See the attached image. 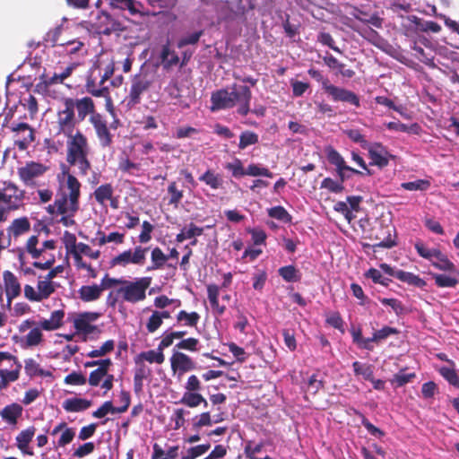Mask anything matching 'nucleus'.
Here are the masks:
<instances>
[{
	"instance_id": "obj_1",
	"label": "nucleus",
	"mask_w": 459,
	"mask_h": 459,
	"mask_svg": "<svg viewBox=\"0 0 459 459\" xmlns=\"http://www.w3.org/2000/svg\"><path fill=\"white\" fill-rule=\"evenodd\" d=\"M58 191L54 204H49L48 212L56 217L65 227L74 225V215L79 211L82 185L70 171L66 165L61 166V172L57 175Z\"/></svg>"
},
{
	"instance_id": "obj_2",
	"label": "nucleus",
	"mask_w": 459,
	"mask_h": 459,
	"mask_svg": "<svg viewBox=\"0 0 459 459\" xmlns=\"http://www.w3.org/2000/svg\"><path fill=\"white\" fill-rule=\"evenodd\" d=\"M90 148L87 138L80 132L67 136L66 161L78 169V174L86 176L91 166L88 159Z\"/></svg>"
},
{
	"instance_id": "obj_3",
	"label": "nucleus",
	"mask_w": 459,
	"mask_h": 459,
	"mask_svg": "<svg viewBox=\"0 0 459 459\" xmlns=\"http://www.w3.org/2000/svg\"><path fill=\"white\" fill-rule=\"evenodd\" d=\"M25 252L35 261L33 265L39 269H48L55 263L53 251L56 249V242L52 239L40 242L38 236H31L25 244Z\"/></svg>"
},
{
	"instance_id": "obj_4",
	"label": "nucleus",
	"mask_w": 459,
	"mask_h": 459,
	"mask_svg": "<svg viewBox=\"0 0 459 459\" xmlns=\"http://www.w3.org/2000/svg\"><path fill=\"white\" fill-rule=\"evenodd\" d=\"M151 283V277H138L134 280L124 279L120 288L117 289L116 294L127 303L143 302L146 299V291Z\"/></svg>"
},
{
	"instance_id": "obj_5",
	"label": "nucleus",
	"mask_w": 459,
	"mask_h": 459,
	"mask_svg": "<svg viewBox=\"0 0 459 459\" xmlns=\"http://www.w3.org/2000/svg\"><path fill=\"white\" fill-rule=\"evenodd\" d=\"M100 316L98 312H81L73 316V326L82 341L87 342L100 333V331L95 325Z\"/></svg>"
},
{
	"instance_id": "obj_6",
	"label": "nucleus",
	"mask_w": 459,
	"mask_h": 459,
	"mask_svg": "<svg viewBox=\"0 0 459 459\" xmlns=\"http://www.w3.org/2000/svg\"><path fill=\"white\" fill-rule=\"evenodd\" d=\"M27 330H29V332L26 334L14 337L15 342L20 348L30 350L41 346L44 343L43 330L35 321L27 319L21 323L19 332L25 333Z\"/></svg>"
},
{
	"instance_id": "obj_7",
	"label": "nucleus",
	"mask_w": 459,
	"mask_h": 459,
	"mask_svg": "<svg viewBox=\"0 0 459 459\" xmlns=\"http://www.w3.org/2000/svg\"><path fill=\"white\" fill-rule=\"evenodd\" d=\"M60 287V284L54 281H48L39 276L36 287L26 284L23 287V295L30 302H42L50 298Z\"/></svg>"
},
{
	"instance_id": "obj_8",
	"label": "nucleus",
	"mask_w": 459,
	"mask_h": 459,
	"mask_svg": "<svg viewBox=\"0 0 459 459\" xmlns=\"http://www.w3.org/2000/svg\"><path fill=\"white\" fill-rule=\"evenodd\" d=\"M104 367L97 368L92 370L88 378V383L91 387H100L103 390V394H106L114 386L115 377L109 373V368L112 366L110 359H105Z\"/></svg>"
},
{
	"instance_id": "obj_9",
	"label": "nucleus",
	"mask_w": 459,
	"mask_h": 459,
	"mask_svg": "<svg viewBox=\"0 0 459 459\" xmlns=\"http://www.w3.org/2000/svg\"><path fill=\"white\" fill-rule=\"evenodd\" d=\"M147 252V247L137 246L134 249L125 250L114 256L110 261V264L122 268H126L128 265L143 266L146 260Z\"/></svg>"
},
{
	"instance_id": "obj_10",
	"label": "nucleus",
	"mask_w": 459,
	"mask_h": 459,
	"mask_svg": "<svg viewBox=\"0 0 459 459\" xmlns=\"http://www.w3.org/2000/svg\"><path fill=\"white\" fill-rule=\"evenodd\" d=\"M156 77L155 72L150 70H142L139 74L134 75L129 92L130 102L139 103L142 94L152 86Z\"/></svg>"
},
{
	"instance_id": "obj_11",
	"label": "nucleus",
	"mask_w": 459,
	"mask_h": 459,
	"mask_svg": "<svg viewBox=\"0 0 459 459\" xmlns=\"http://www.w3.org/2000/svg\"><path fill=\"white\" fill-rule=\"evenodd\" d=\"M48 168L40 162L29 161L18 168L17 174L21 181L27 186H38V181L48 171Z\"/></svg>"
},
{
	"instance_id": "obj_12",
	"label": "nucleus",
	"mask_w": 459,
	"mask_h": 459,
	"mask_svg": "<svg viewBox=\"0 0 459 459\" xmlns=\"http://www.w3.org/2000/svg\"><path fill=\"white\" fill-rule=\"evenodd\" d=\"M0 290H2V295L5 294L6 306L10 307L13 300L21 295L23 289L18 276L13 272L6 270L2 274Z\"/></svg>"
},
{
	"instance_id": "obj_13",
	"label": "nucleus",
	"mask_w": 459,
	"mask_h": 459,
	"mask_svg": "<svg viewBox=\"0 0 459 459\" xmlns=\"http://www.w3.org/2000/svg\"><path fill=\"white\" fill-rule=\"evenodd\" d=\"M57 125L59 132L69 136L74 134L75 126L74 105L73 99H66L63 103V108L57 112Z\"/></svg>"
},
{
	"instance_id": "obj_14",
	"label": "nucleus",
	"mask_w": 459,
	"mask_h": 459,
	"mask_svg": "<svg viewBox=\"0 0 459 459\" xmlns=\"http://www.w3.org/2000/svg\"><path fill=\"white\" fill-rule=\"evenodd\" d=\"M322 88L333 101L346 102L355 107H359V98L351 91L335 86L328 80L322 82Z\"/></svg>"
},
{
	"instance_id": "obj_15",
	"label": "nucleus",
	"mask_w": 459,
	"mask_h": 459,
	"mask_svg": "<svg viewBox=\"0 0 459 459\" xmlns=\"http://www.w3.org/2000/svg\"><path fill=\"white\" fill-rule=\"evenodd\" d=\"M23 191L14 184H5L0 188V205L3 209H17L22 203Z\"/></svg>"
},
{
	"instance_id": "obj_16",
	"label": "nucleus",
	"mask_w": 459,
	"mask_h": 459,
	"mask_svg": "<svg viewBox=\"0 0 459 459\" xmlns=\"http://www.w3.org/2000/svg\"><path fill=\"white\" fill-rule=\"evenodd\" d=\"M233 107L238 106V112L247 115L249 112L251 91L247 86L233 84L230 89Z\"/></svg>"
},
{
	"instance_id": "obj_17",
	"label": "nucleus",
	"mask_w": 459,
	"mask_h": 459,
	"mask_svg": "<svg viewBox=\"0 0 459 459\" xmlns=\"http://www.w3.org/2000/svg\"><path fill=\"white\" fill-rule=\"evenodd\" d=\"M171 371L180 379L184 374L195 368V361L186 353L174 351L170 359Z\"/></svg>"
},
{
	"instance_id": "obj_18",
	"label": "nucleus",
	"mask_w": 459,
	"mask_h": 459,
	"mask_svg": "<svg viewBox=\"0 0 459 459\" xmlns=\"http://www.w3.org/2000/svg\"><path fill=\"white\" fill-rule=\"evenodd\" d=\"M12 130L15 133L14 144L21 150H26L34 141L32 128L25 123L13 124Z\"/></svg>"
},
{
	"instance_id": "obj_19",
	"label": "nucleus",
	"mask_w": 459,
	"mask_h": 459,
	"mask_svg": "<svg viewBox=\"0 0 459 459\" xmlns=\"http://www.w3.org/2000/svg\"><path fill=\"white\" fill-rule=\"evenodd\" d=\"M90 122L92 124L96 131L101 146H108L111 143V134L102 116L100 114H92L90 117Z\"/></svg>"
},
{
	"instance_id": "obj_20",
	"label": "nucleus",
	"mask_w": 459,
	"mask_h": 459,
	"mask_svg": "<svg viewBox=\"0 0 459 459\" xmlns=\"http://www.w3.org/2000/svg\"><path fill=\"white\" fill-rule=\"evenodd\" d=\"M364 149L368 150L370 164L380 168L385 167L389 162V153L380 143H368Z\"/></svg>"
},
{
	"instance_id": "obj_21",
	"label": "nucleus",
	"mask_w": 459,
	"mask_h": 459,
	"mask_svg": "<svg viewBox=\"0 0 459 459\" xmlns=\"http://www.w3.org/2000/svg\"><path fill=\"white\" fill-rule=\"evenodd\" d=\"M35 433L36 428L34 426H30L29 428L20 431L16 436L15 445L23 455H33L34 453L32 448L30 446V443L33 439Z\"/></svg>"
},
{
	"instance_id": "obj_22",
	"label": "nucleus",
	"mask_w": 459,
	"mask_h": 459,
	"mask_svg": "<svg viewBox=\"0 0 459 459\" xmlns=\"http://www.w3.org/2000/svg\"><path fill=\"white\" fill-rule=\"evenodd\" d=\"M145 310L151 311V315L145 322V328L148 333L157 332L162 325L163 320L171 317V312L169 310H154L150 308H146Z\"/></svg>"
},
{
	"instance_id": "obj_23",
	"label": "nucleus",
	"mask_w": 459,
	"mask_h": 459,
	"mask_svg": "<svg viewBox=\"0 0 459 459\" xmlns=\"http://www.w3.org/2000/svg\"><path fill=\"white\" fill-rule=\"evenodd\" d=\"M22 406L17 403H10L0 411V417L8 426L15 428L22 415Z\"/></svg>"
},
{
	"instance_id": "obj_24",
	"label": "nucleus",
	"mask_w": 459,
	"mask_h": 459,
	"mask_svg": "<svg viewBox=\"0 0 459 459\" xmlns=\"http://www.w3.org/2000/svg\"><path fill=\"white\" fill-rule=\"evenodd\" d=\"M211 101L212 111L233 108V102L229 89H221L212 92Z\"/></svg>"
},
{
	"instance_id": "obj_25",
	"label": "nucleus",
	"mask_w": 459,
	"mask_h": 459,
	"mask_svg": "<svg viewBox=\"0 0 459 459\" xmlns=\"http://www.w3.org/2000/svg\"><path fill=\"white\" fill-rule=\"evenodd\" d=\"M65 311L63 309L54 310L48 318H42L37 324L43 331L52 332L61 328L64 325Z\"/></svg>"
},
{
	"instance_id": "obj_26",
	"label": "nucleus",
	"mask_w": 459,
	"mask_h": 459,
	"mask_svg": "<svg viewBox=\"0 0 459 459\" xmlns=\"http://www.w3.org/2000/svg\"><path fill=\"white\" fill-rule=\"evenodd\" d=\"M96 68L102 72L100 84L103 85L114 74L115 61L110 56L102 55L97 62Z\"/></svg>"
},
{
	"instance_id": "obj_27",
	"label": "nucleus",
	"mask_w": 459,
	"mask_h": 459,
	"mask_svg": "<svg viewBox=\"0 0 459 459\" xmlns=\"http://www.w3.org/2000/svg\"><path fill=\"white\" fill-rule=\"evenodd\" d=\"M445 273H432L435 283L439 288H455L459 283V270H454Z\"/></svg>"
},
{
	"instance_id": "obj_28",
	"label": "nucleus",
	"mask_w": 459,
	"mask_h": 459,
	"mask_svg": "<svg viewBox=\"0 0 459 459\" xmlns=\"http://www.w3.org/2000/svg\"><path fill=\"white\" fill-rule=\"evenodd\" d=\"M179 455V446H166L161 447L155 443L152 446V459H177Z\"/></svg>"
},
{
	"instance_id": "obj_29",
	"label": "nucleus",
	"mask_w": 459,
	"mask_h": 459,
	"mask_svg": "<svg viewBox=\"0 0 459 459\" xmlns=\"http://www.w3.org/2000/svg\"><path fill=\"white\" fill-rule=\"evenodd\" d=\"M92 403L84 398L73 397L63 402V408L67 412H79L89 409Z\"/></svg>"
},
{
	"instance_id": "obj_30",
	"label": "nucleus",
	"mask_w": 459,
	"mask_h": 459,
	"mask_svg": "<svg viewBox=\"0 0 459 459\" xmlns=\"http://www.w3.org/2000/svg\"><path fill=\"white\" fill-rule=\"evenodd\" d=\"M73 105L77 110L78 117L83 120L88 115L96 114L93 100L89 97H84L76 100H73Z\"/></svg>"
},
{
	"instance_id": "obj_31",
	"label": "nucleus",
	"mask_w": 459,
	"mask_h": 459,
	"mask_svg": "<svg viewBox=\"0 0 459 459\" xmlns=\"http://www.w3.org/2000/svg\"><path fill=\"white\" fill-rule=\"evenodd\" d=\"M60 434V437L57 440V444L59 446H65L67 444L71 443L75 436V431L68 428L66 423L62 422L54 428L51 432V435L56 436Z\"/></svg>"
},
{
	"instance_id": "obj_32",
	"label": "nucleus",
	"mask_w": 459,
	"mask_h": 459,
	"mask_svg": "<svg viewBox=\"0 0 459 459\" xmlns=\"http://www.w3.org/2000/svg\"><path fill=\"white\" fill-rule=\"evenodd\" d=\"M24 370L27 376L30 377H52V372L50 370L43 369L39 363H38L34 359L28 358L24 359Z\"/></svg>"
},
{
	"instance_id": "obj_33",
	"label": "nucleus",
	"mask_w": 459,
	"mask_h": 459,
	"mask_svg": "<svg viewBox=\"0 0 459 459\" xmlns=\"http://www.w3.org/2000/svg\"><path fill=\"white\" fill-rule=\"evenodd\" d=\"M220 288L215 284L207 286V296L213 312L219 316L224 314L226 307L219 303Z\"/></svg>"
},
{
	"instance_id": "obj_34",
	"label": "nucleus",
	"mask_w": 459,
	"mask_h": 459,
	"mask_svg": "<svg viewBox=\"0 0 459 459\" xmlns=\"http://www.w3.org/2000/svg\"><path fill=\"white\" fill-rule=\"evenodd\" d=\"M79 298L84 302H91L99 299L102 294L99 285H84L78 290Z\"/></svg>"
},
{
	"instance_id": "obj_35",
	"label": "nucleus",
	"mask_w": 459,
	"mask_h": 459,
	"mask_svg": "<svg viewBox=\"0 0 459 459\" xmlns=\"http://www.w3.org/2000/svg\"><path fill=\"white\" fill-rule=\"evenodd\" d=\"M161 64L164 69L169 70L179 63L177 53L169 45H164L160 52Z\"/></svg>"
},
{
	"instance_id": "obj_36",
	"label": "nucleus",
	"mask_w": 459,
	"mask_h": 459,
	"mask_svg": "<svg viewBox=\"0 0 459 459\" xmlns=\"http://www.w3.org/2000/svg\"><path fill=\"white\" fill-rule=\"evenodd\" d=\"M125 240V234L117 231L110 232L108 235L101 231H98L95 241L99 246H104L107 243L122 244Z\"/></svg>"
},
{
	"instance_id": "obj_37",
	"label": "nucleus",
	"mask_w": 459,
	"mask_h": 459,
	"mask_svg": "<svg viewBox=\"0 0 459 459\" xmlns=\"http://www.w3.org/2000/svg\"><path fill=\"white\" fill-rule=\"evenodd\" d=\"M180 403L190 408H195L200 404L207 406V401L199 392H186L185 391Z\"/></svg>"
},
{
	"instance_id": "obj_38",
	"label": "nucleus",
	"mask_w": 459,
	"mask_h": 459,
	"mask_svg": "<svg viewBox=\"0 0 459 459\" xmlns=\"http://www.w3.org/2000/svg\"><path fill=\"white\" fill-rule=\"evenodd\" d=\"M141 360L148 361L149 363L162 364L165 360L164 353L159 347L156 350H150L141 352L136 359L138 363Z\"/></svg>"
},
{
	"instance_id": "obj_39",
	"label": "nucleus",
	"mask_w": 459,
	"mask_h": 459,
	"mask_svg": "<svg viewBox=\"0 0 459 459\" xmlns=\"http://www.w3.org/2000/svg\"><path fill=\"white\" fill-rule=\"evenodd\" d=\"M430 263L434 267L444 272L457 270L456 266L440 250Z\"/></svg>"
},
{
	"instance_id": "obj_40",
	"label": "nucleus",
	"mask_w": 459,
	"mask_h": 459,
	"mask_svg": "<svg viewBox=\"0 0 459 459\" xmlns=\"http://www.w3.org/2000/svg\"><path fill=\"white\" fill-rule=\"evenodd\" d=\"M430 263L434 267L444 272L457 270L456 266L440 250Z\"/></svg>"
},
{
	"instance_id": "obj_41",
	"label": "nucleus",
	"mask_w": 459,
	"mask_h": 459,
	"mask_svg": "<svg viewBox=\"0 0 459 459\" xmlns=\"http://www.w3.org/2000/svg\"><path fill=\"white\" fill-rule=\"evenodd\" d=\"M430 263L434 267L444 272L457 270L456 266L440 250Z\"/></svg>"
},
{
	"instance_id": "obj_42",
	"label": "nucleus",
	"mask_w": 459,
	"mask_h": 459,
	"mask_svg": "<svg viewBox=\"0 0 459 459\" xmlns=\"http://www.w3.org/2000/svg\"><path fill=\"white\" fill-rule=\"evenodd\" d=\"M199 180L209 186L213 190L219 189L223 184L221 176L211 169L206 170L199 178Z\"/></svg>"
},
{
	"instance_id": "obj_43",
	"label": "nucleus",
	"mask_w": 459,
	"mask_h": 459,
	"mask_svg": "<svg viewBox=\"0 0 459 459\" xmlns=\"http://www.w3.org/2000/svg\"><path fill=\"white\" fill-rule=\"evenodd\" d=\"M394 277H396L398 280L407 282L411 285L419 287V288H424L426 286V281L419 277L418 275L413 274L412 273L404 272L402 270L396 271Z\"/></svg>"
},
{
	"instance_id": "obj_44",
	"label": "nucleus",
	"mask_w": 459,
	"mask_h": 459,
	"mask_svg": "<svg viewBox=\"0 0 459 459\" xmlns=\"http://www.w3.org/2000/svg\"><path fill=\"white\" fill-rule=\"evenodd\" d=\"M91 74H93V71ZM86 89L89 93L95 97H106L108 93V87L105 84H100V82L97 83L95 79L92 78V74L87 79Z\"/></svg>"
},
{
	"instance_id": "obj_45",
	"label": "nucleus",
	"mask_w": 459,
	"mask_h": 459,
	"mask_svg": "<svg viewBox=\"0 0 459 459\" xmlns=\"http://www.w3.org/2000/svg\"><path fill=\"white\" fill-rule=\"evenodd\" d=\"M154 310H167L166 308L173 307L178 308L181 306V301L178 299H169L166 295L157 296L153 300Z\"/></svg>"
},
{
	"instance_id": "obj_46",
	"label": "nucleus",
	"mask_w": 459,
	"mask_h": 459,
	"mask_svg": "<svg viewBox=\"0 0 459 459\" xmlns=\"http://www.w3.org/2000/svg\"><path fill=\"white\" fill-rule=\"evenodd\" d=\"M203 228L197 227L194 223H190L189 225L184 227L180 233L177 235V241L183 242L186 239H189L197 236H201L203 234Z\"/></svg>"
},
{
	"instance_id": "obj_47",
	"label": "nucleus",
	"mask_w": 459,
	"mask_h": 459,
	"mask_svg": "<svg viewBox=\"0 0 459 459\" xmlns=\"http://www.w3.org/2000/svg\"><path fill=\"white\" fill-rule=\"evenodd\" d=\"M115 349V342L113 340L106 341L101 346L96 347L87 353H85V357L88 358H100L104 357L107 354L112 352Z\"/></svg>"
},
{
	"instance_id": "obj_48",
	"label": "nucleus",
	"mask_w": 459,
	"mask_h": 459,
	"mask_svg": "<svg viewBox=\"0 0 459 459\" xmlns=\"http://www.w3.org/2000/svg\"><path fill=\"white\" fill-rule=\"evenodd\" d=\"M327 159L329 160V162L333 165H334L336 167V169H347V170L351 171V172H353V173H356V174H360L361 172L355 169H352L349 166H347L345 164V161L343 160V158L341 156V154L336 152L335 150L333 149H330L327 152Z\"/></svg>"
},
{
	"instance_id": "obj_49",
	"label": "nucleus",
	"mask_w": 459,
	"mask_h": 459,
	"mask_svg": "<svg viewBox=\"0 0 459 459\" xmlns=\"http://www.w3.org/2000/svg\"><path fill=\"white\" fill-rule=\"evenodd\" d=\"M30 224L27 218L14 220L9 227V234L18 237L29 231Z\"/></svg>"
},
{
	"instance_id": "obj_50",
	"label": "nucleus",
	"mask_w": 459,
	"mask_h": 459,
	"mask_svg": "<svg viewBox=\"0 0 459 459\" xmlns=\"http://www.w3.org/2000/svg\"><path fill=\"white\" fill-rule=\"evenodd\" d=\"M169 256L166 255L160 247L152 249L151 254L152 265L147 268L148 271L160 269L168 261Z\"/></svg>"
},
{
	"instance_id": "obj_51",
	"label": "nucleus",
	"mask_w": 459,
	"mask_h": 459,
	"mask_svg": "<svg viewBox=\"0 0 459 459\" xmlns=\"http://www.w3.org/2000/svg\"><path fill=\"white\" fill-rule=\"evenodd\" d=\"M112 196L113 188L109 184L101 185L94 191L96 201L102 205H105L108 201L111 200Z\"/></svg>"
},
{
	"instance_id": "obj_52",
	"label": "nucleus",
	"mask_w": 459,
	"mask_h": 459,
	"mask_svg": "<svg viewBox=\"0 0 459 459\" xmlns=\"http://www.w3.org/2000/svg\"><path fill=\"white\" fill-rule=\"evenodd\" d=\"M200 320V315L196 312L181 310L177 315V321L186 326H195Z\"/></svg>"
},
{
	"instance_id": "obj_53",
	"label": "nucleus",
	"mask_w": 459,
	"mask_h": 459,
	"mask_svg": "<svg viewBox=\"0 0 459 459\" xmlns=\"http://www.w3.org/2000/svg\"><path fill=\"white\" fill-rule=\"evenodd\" d=\"M439 373L450 385L459 389V376L454 367H442Z\"/></svg>"
},
{
	"instance_id": "obj_54",
	"label": "nucleus",
	"mask_w": 459,
	"mask_h": 459,
	"mask_svg": "<svg viewBox=\"0 0 459 459\" xmlns=\"http://www.w3.org/2000/svg\"><path fill=\"white\" fill-rule=\"evenodd\" d=\"M267 213L271 218L276 219L282 222H290L291 215L282 206H274L267 210Z\"/></svg>"
},
{
	"instance_id": "obj_55",
	"label": "nucleus",
	"mask_w": 459,
	"mask_h": 459,
	"mask_svg": "<svg viewBox=\"0 0 459 459\" xmlns=\"http://www.w3.org/2000/svg\"><path fill=\"white\" fill-rule=\"evenodd\" d=\"M74 254H78L79 256H86L92 260H97L100 256V251L93 250L89 245L79 242L78 247Z\"/></svg>"
},
{
	"instance_id": "obj_56",
	"label": "nucleus",
	"mask_w": 459,
	"mask_h": 459,
	"mask_svg": "<svg viewBox=\"0 0 459 459\" xmlns=\"http://www.w3.org/2000/svg\"><path fill=\"white\" fill-rule=\"evenodd\" d=\"M386 127L390 130L398 131V132H406L409 134H419L420 126L417 124H412L411 126H407L405 124L400 122H389L386 124Z\"/></svg>"
},
{
	"instance_id": "obj_57",
	"label": "nucleus",
	"mask_w": 459,
	"mask_h": 459,
	"mask_svg": "<svg viewBox=\"0 0 459 459\" xmlns=\"http://www.w3.org/2000/svg\"><path fill=\"white\" fill-rule=\"evenodd\" d=\"M61 240L65 246L67 255H72L74 253L78 247V242L76 240V237L74 233L69 231H65Z\"/></svg>"
},
{
	"instance_id": "obj_58",
	"label": "nucleus",
	"mask_w": 459,
	"mask_h": 459,
	"mask_svg": "<svg viewBox=\"0 0 459 459\" xmlns=\"http://www.w3.org/2000/svg\"><path fill=\"white\" fill-rule=\"evenodd\" d=\"M124 278H113L110 277L108 273L104 275V277L100 281V284L99 285L101 292L106 290L116 288H120Z\"/></svg>"
},
{
	"instance_id": "obj_59",
	"label": "nucleus",
	"mask_w": 459,
	"mask_h": 459,
	"mask_svg": "<svg viewBox=\"0 0 459 459\" xmlns=\"http://www.w3.org/2000/svg\"><path fill=\"white\" fill-rule=\"evenodd\" d=\"M279 274L288 282H294L299 280V271L292 265L281 267Z\"/></svg>"
},
{
	"instance_id": "obj_60",
	"label": "nucleus",
	"mask_w": 459,
	"mask_h": 459,
	"mask_svg": "<svg viewBox=\"0 0 459 459\" xmlns=\"http://www.w3.org/2000/svg\"><path fill=\"white\" fill-rule=\"evenodd\" d=\"M246 176L273 178V173L268 169L253 163L246 169Z\"/></svg>"
},
{
	"instance_id": "obj_61",
	"label": "nucleus",
	"mask_w": 459,
	"mask_h": 459,
	"mask_svg": "<svg viewBox=\"0 0 459 459\" xmlns=\"http://www.w3.org/2000/svg\"><path fill=\"white\" fill-rule=\"evenodd\" d=\"M414 247H415V249L417 250L418 254L421 257L429 260V262L434 259L435 255H437V253L439 250L437 248H429L423 242H420V241L416 242Z\"/></svg>"
},
{
	"instance_id": "obj_62",
	"label": "nucleus",
	"mask_w": 459,
	"mask_h": 459,
	"mask_svg": "<svg viewBox=\"0 0 459 459\" xmlns=\"http://www.w3.org/2000/svg\"><path fill=\"white\" fill-rule=\"evenodd\" d=\"M352 366L356 375L361 376L366 380L372 379L373 370L371 366L362 364L359 361H355Z\"/></svg>"
},
{
	"instance_id": "obj_63",
	"label": "nucleus",
	"mask_w": 459,
	"mask_h": 459,
	"mask_svg": "<svg viewBox=\"0 0 459 459\" xmlns=\"http://www.w3.org/2000/svg\"><path fill=\"white\" fill-rule=\"evenodd\" d=\"M109 4L117 8L128 10L131 14H135L139 11L136 8V4L133 0H108Z\"/></svg>"
},
{
	"instance_id": "obj_64",
	"label": "nucleus",
	"mask_w": 459,
	"mask_h": 459,
	"mask_svg": "<svg viewBox=\"0 0 459 459\" xmlns=\"http://www.w3.org/2000/svg\"><path fill=\"white\" fill-rule=\"evenodd\" d=\"M225 169L231 172L234 178H241L246 176V169L240 160L236 159L232 162H229L225 165Z\"/></svg>"
}]
</instances>
